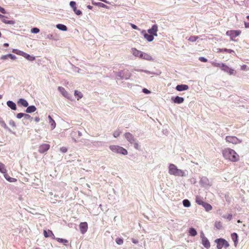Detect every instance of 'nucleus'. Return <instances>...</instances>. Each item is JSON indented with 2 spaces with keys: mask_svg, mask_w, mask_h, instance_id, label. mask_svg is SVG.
I'll list each match as a JSON object with an SVG mask.
<instances>
[{
  "mask_svg": "<svg viewBox=\"0 0 249 249\" xmlns=\"http://www.w3.org/2000/svg\"><path fill=\"white\" fill-rule=\"evenodd\" d=\"M222 154L225 159L232 162L238 161L240 159L238 154L234 150L229 148L223 150Z\"/></svg>",
  "mask_w": 249,
  "mask_h": 249,
  "instance_id": "obj_1",
  "label": "nucleus"
},
{
  "mask_svg": "<svg viewBox=\"0 0 249 249\" xmlns=\"http://www.w3.org/2000/svg\"><path fill=\"white\" fill-rule=\"evenodd\" d=\"M169 173L175 176L183 177L185 176L184 171L178 169L175 164L172 163L169 165Z\"/></svg>",
  "mask_w": 249,
  "mask_h": 249,
  "instance_id": "obj_2",
  "label": "nucleus"
},
{
  "mask_svg": "<svg viewBox=\"0 0 249 249\" xmlns=\"http://www.w3.org/2000/svg\"><path fill=\"white\" fill-rule=\"evenodd\" d=\"M0 172L4 174V177L7 181L10 182H15L17 181V180L16 178L10 177L6 173L7 170L6 169L5 165L1 162H0Z\"/></svg>",
  "mask_w": 249,
  "mask_h": 249,
  "instance_id": "obj_3",
  "label": "nucleus"
},
{
  "mask_svg": "<svg viewBox=\"0 0 249 249\" xmlns=\"http://www.w3.org/2000/svg\"><path fill=\"white\" fill-rule=\"evenodd\" d=\"M110 150L116 153L121 154L124 155L127 154V151L123 147L115 145H111L109 147Z\"/></svg>",
  "mask_w": 249,
  "mask_h": 249,
  "instance_id": "obj_4",
  "label": "nucleus"
},
{
  "mask_svg": "<svg viewBox=\"0 0 249 249\" xmlns=\"http://www.w3.org/2000/svg\"><path fill=\"white\" fill-rule=\"evenodd\" d=\"M217 244V248L218 249H222L223 247L227 248L229 246L228 242L224 239H217L215 240Z\"/></svg>",
  "mask_w": 249,
  "mask_h": 249,
  "instance_id": "obj_5",
  "label": "nucleus"
},
{
  "mask_svg": "<svg viewBox=\"0 0 249 249\" xmlns=\"http://www.w3.org/2000/svg\"><path fill=\"white\" fill-rule=\"evenodd\" d=\"M227 142L236 144L241 142V141L235 136H228L226 137Z\"/></svg>",
  "mask_w": 249,
  "mask_h": 249,
  "instance_id": "obj_6",
  "label": "nucleus"
},
{
  "mask_svg": "<svg viewBox=\"0 0 249 249\" xmlns=\"http://www.w3.org/2000/svg\"><path fill=\"white\" fill-rule=\"evenodd\" d=\"M241 33L240 30H230L226 32V35L231 36V39L233 40V38L239 36Z\"/></svg>",
  "mask_w": 249,
  "mask_h": 249,
  "instance_id": "obj_7",
  "label": "nucleus"
},
{
  "mask_svg": "<svg viewBox=\"0 0 249 249\" xmlns=\"http://www.w3.org/2000/svg\"><path fill=\"white\" fill-rule=\"evenodd\" d=\"M50 148V145L47 143H43L40 145L38 148V152L40 153H43L47 151Z\"/></svg>",
  "mask_w": 249,
  "mask_h": 249,
  "instance_id": "obj_8",
  "label": "nucleus"
},
{
  "mask_svg": "<svg viewBox=\"0 0 249 249\" xmlns=\"http://www.w3.org/2000/svg\"><path fill=\"white\" fill-rule=\"evenodd\" d=\"M201 238L202 239V244L207 249L210 247V243L208 239L204 236V234L202 233L201 234Z\"/></svg>",
  "mask_w": 249,
  "mask_h": 249,
  "instance_id": "obj_9",
  "label": "nucleus"
},
{
  "mask_svg": "<svg viewBox=\"0 0 249 249\" xmlns=\"http://www.w3.org/2000/svg\"><path fill=\"white\" fill-rule=\"evenodd\" d=\"M49 232L51 233V235L53 236V239L56 240L58 242L63 243L65 246L68 245V241L67 240L60 238H55L52 231L49 230Z\"/></svg>",
  "mask_w": 249,
  "mask_h": 249,
  "instance_id": "obj_10",
  "label": "nucleus"
},
{
  "mask_svg": "<svg viewBox=\"0 0 249 249\" xmlns=\"http://www.w3.org/2000/svg\"><path fill=\"white\" fill-rule=\"evenodd\" d=\"M125 138L131 144L136 142L134 136L129 132L125 133L124 134Z\"/></svg>",
  "mask_w": 249,
  "mask_h": 249,
  "instance_id": "obj_11",
  "label": "nucleus"
},
{
  "mask_svg": "<svg viewBox=\"0 0 249 249\" xmlns=\"http://www.w3.org/2000/svg\"><path fill=\"white\" fill-rule=\"evenodd\" d=\"M158 32V26L156 25H154L152 26L151 28L148 30V34L153 35V36H157Z\"/></svg>",
  "mask_w": 249,
  "mask_h": 249,
  "instance_id": "obj_12",
  "label": "nucleus"
},
{
  "mask_svg": "<svg viewBox=\"0 0 249 249\" xmlns=\"http://www.w3.org/2000/svg\"><path fill=\"white\" fill-rule=\"evenodd\" d=\"M88 228V224L86 222H81L79 225L80 230L82 234L85 233L87 231Z\"/></svg>",
  "mask_w": 249,
  "mask_h": 249,
  "instance_id": "obj_13",
  "label": "nucleus"
},
{
  "mask_svg": "<svg viewBox=\"0 0 249 249\" xmlns=\"http://www.w3.org/2000/svg\"><path fill=\"white\" fill-rule=\"evenodd\" d=\"M140 58L149 61L153 60L152 57L149 54L142 52Z\"/></svg>",
  "mask_w": 249,
  "mask_h": 249,
  "instance_id": "obj_14",
  "label": "nucleus"
},
{
  "mask_svg": "<svg viewBox=\"0 0 249 249\" xmlns=\"http://www.w3.org/2000/svg\"><path fill=\"white\" fill-rule=\"evenodd\" d=\"M221 70L229 73L231 75L234 73V70L226 65L225 64H224L223 67H222Z\"/></svg>",
  "mask_w": 249,
  "mask_h": 249,
  "instance_id": "obj_15",
  "label": "nucleus"
},
{
  "mask_svg": "<svg viewBox=\"0 0 249 249\" xmlns=\"http://www.w3.org/2000/svg\"><path fill=\"white\" fill-rule=\"evenodd\" d=\"M189 87L187 85H179L177 86L176 89L179 91L187 90Z\"/></svg>",
  "mask_w": 249,
  "mask_h": 249,
  "instance_id": "obj_16",
  "label": "nucleus"
},
{
  "mask_svg": "<svg viewBox=\"0 0 249 249\" xmlns=\"http://www.w3.org/2000/svg\"><path fill=\"white\" fill-rule=\"evenodd\" d=\"M58 90L62 93V94L65 97H68L69 94L65 89L62 87H59L58 88Z\"/></svg>",
  "mask_w": 249,
  "mask_h": 249,
  "instance_id": "obj_17",
  "label": "nucleus"
},
{
  "mask_svg": "<svg viewBox=\"0 0 249 249\" xmlns=\"http://www.w3.org/2000/svg\"><path fill=\"white\" fill-rule=\"evenodd\" d=\"M7 106L13 110H16V105L15 103L11 101H8L7 102Z\"/></svg>",
  "mask_w": 249,
  "mask_h": 249,
  "instance_id": "obj_18",
  "label": "nucleus"
},
{
  "mask_svg": "<svg viewBox=\"0 0 249 249\" xmlns=\"http://www.w3.org/2000/svg\"><path fill=\"white\" fill-rule=\"evenodd\" d=\"M184 99L183 97L176 96L174 99V102L177 104H181L183 102Z\"/></svg>",
  "mask_w": 249,
  "mask_h": 249,
  "instance_id": "obj_19",
  "label": "nucleus"
},
{
  "mask_svg": "<svg viewBox=\"0 0 249 249\" xmlns=\"http://www.w3.org/2000/svg\"><path fill=\"white\" fill-rule=\"evenodd\" d=\"M141 51H139L135 48L132 49V53L135 56L140 57L141 56Z\"/></svg>",
  "mask_w": 249,
  "mask_h": 249,
  "instance_id": "obj_20",
  "label": "nucleus"
},
{
  "mask_svg": "<svg viewBox=\"0 0 249 249\" xmlns=\"http://www.w3.org/2000/svg\"><path fill=\"white\" fill-rule=\"evenodd\" d=\"M215 51L218 53L221 52H227L228 53H233L235 54L233 50H231V49L217 48L216 49Z\"/></svg>",
  "mask_w": 249,
  "mask_h": 249,
  "instance_id": "obj_21",
  "label": "nucleus"
},
{
  "mask_svg": "<svg viewBox=\"0 0 249 249\" xmlns=\"http://www.w3.org/2000/svg\"><path fill=\"white\" fill-rule=\"evenodd\" d=\"M144 38L148 41L151 42L154 39V36L153 35L148 34H144Z\"/></svg>",
  "mask_w": 249,
  "mask_h": 249,
  "instance_id": "obj_22",
  "label": "nucleus"
},
{
  "mask_svg": "<svg viewBox=\"0 0 249 249\" xmlns=\"http://www.w3.org/2000/svg\"><path fill=\"white\" fill-rule=\"evenodd\" d=\"M36 110V107L34 106H31L27 108L26 112L27 113H32L35 112Z\"/></svg>",
  "mask_w": 249,
  "mask_h": 249,
  "instance_id": "obj_23",
  "label": "nucleus"
},
{
  "mask_svg": "<svg viewBox=\"0 0 249 249\" xmlns=\"http://www.w3.org/2000/svg\"><path fill=\"white\" fill-rule=\"evenodd\" d=\"M56 28L58 29L63 31H66L67 30V27L65 25L61 24H58L56 25Z\"/></svg>",
  "mask_w": 249,
  "mask_h": 249,
  "instance_id": "obj_24",
  "label": "nucleus"
},
{
  "mask_svg": "<svg viewBox=\"0 0 249 249\" xmlns=\"http://www.w3.org/2000/svg\"><path fill=\"white\" fill-rule=\"evenodd\" d=\"M231 237L232 240L234 241V245L236 246L237 243L238 235L236 233H233L231 234Z\"/></svg>",
  "mask_w": 249,
  "mask_h": 249,
  "instance_id": "obj_25",
  "label": "nucleus"
},
{
  "mask_svg": "<svg viewBox=\"0 0 249 249\" xmlns=\"http://www.w3.org/2000/svg\"><path fill=\"white\" fill-rule=\"evenodd\" d=\"M18 103L20 104L22 106L24 107H27L28 106L27 101L24 99H20Z\"/></svg>",
  "mask_w": 249,
  "mask_h": 249,
  "instance_id": "obj_26",
  "label": "nucleus"
},
{
  "mask_svg": "<svg viewBox=\"0 0 249 249\" xmlns=\"http://www.w3.org/2000/svg\"><path fill=\"white\" fill-rule=\"evenodd\" d=\"M74 95L75 96L77 97V100H79L83 97L82 93L80 91L77 90L74 91Z\"/></svg>",
  "mask_w": 249,
  "mask_h": 249,
  "instance_id": "obj_27",
  "label": "nucleus"
},
{
  "mask_svg": "<svg viewBox=\"0 0 249 249\" xmlns=\"http://www.w3.org/2000/svg\"><path fill=\"white\" fill-rule=\"evenodd\" d=\"M48 118L49 119V123L52 126V129L54 128L56 125L55 121L52 119V118L50 115L48 116Z\"/></svg>",
  "mask_w": 249,
  "mask_h": 249,
  "instance_id": "obj_28",
  "label": "nucleus"
},
{
  "mask_svg": "<svg viewBox=\"0 0 249 249\" xmlns=\"http://www.w3.org/2000/svg\"><path fill=\"white\" fill-rule=\"evenodd\" d=\"M203 206L205 209L206 211H209L212 209V206L209 203L206 202H204L203 205Z\"/></svg>",
  "mask_w": 249,
  "mask_h": 249,
  "instance_id": "obj_29",
  "label": "nucleus"
},
{
  "mask_svg": "<svg viewBox=\"0 0 249 249\" xmlns=\"http://www.w3.org/2000/svg\"><path fill=\"white\" fill-rule=\"evenodd\" d=\"M189 232L190 235L192 236H195L197 234V231L193 228L190 229Z\"/></svg>",
  "mask_w": 249,
  "mask_h": 249,
  "instance_id": "obj_30",
  "label": "nucleus"
},
{
  "mask_svg": "<svg viewBox=\"0 0 249 249\" xmlns=\"http://www.w3.org/2000/svg\"><path fill=\"white\" fill-rule=\"evenodd\" d=\"M121 133V131L119 129H117V130L114 131L113 135L115 138H117L120 135Z\"/></svg>",
  "mask_w": 249,
  "mask_h": 249,
  "instance_id": "obj_31",
  "label": "nucleus"
},
{
  "mask_svg": "<svg viewBox=\"0 0 249 249\" xmlns=\"http://www.w3.org/2000/svg\"><path fill=\"white\" fill-rule=\"evenodd\" d=\"M196 201L198 204L201 205L202 206L205 202L202 200V198L199 196H196Z\"/></svg>",
  "mask_w": 249,
  "mask_h": 249,
  "instance_id": "obj_32",
  "label": "nucleus"
},
{
  "mask_svg": "<svg viewBox=\"0 0 249 249\" xmlns=\"http://www.w3.org/2000/svg\"><path fill=\"white\" fill-rule=\"evenodd\" d=\"M212 64L213 67H219L221 69L222 67H223V65H224V63L213 62Z\"/></svg>",
  "mask_w": 249,
  "mask_h": 249,
  "instance_id": "obj_33",
  "label": "nucleus"
},
{
  "mask_svg": "<svg viewBox=\"0 0 249 249\" xmlns=\"http://www.w3.org/2000/svg\"><path fill=\"white\" fill-rule=\"evenodd\" d=\"M2 21L5 24H12V25H14L15 23V22L14 20H8L5 19V18H2Z\"/></svg>",
  "mask_w": 249,
  "mask_h": 249,
  "instance_id": "obj_34",
  "label": "nucleus"
},
{
  "mask_svg": "<svg viewBox=\"0 0 249 249\" xmlns=\"http://www.w3.org/2000/svg\"><path fill=\"white\" fill-rule=\"evenodd\" d=\"M183 204L186 207H189L191 206V203L188 199H184L183 201Z\"/></svg>",
  "mask_w": 249,
  "mask_h": 249,
  "instance_id": "obj_35",
  "label": "nucleus"
},
{
  "mask_svg": "<svg viewBox=\"0 0 249 249\" xmlns=\"http://www.w3.org/2000/svg\"><path fill=\"white\" fill-rule=\"evenodd\" d=\"M24 57L30 61H33L35 59V57L31 56L30 55H29L26 53L25 54H24Z\"/></svg>",
  "mask_w": 249,
  "mask_h": 249,
  "instance_id": "obj_36",
  "label": "nucleus"
},
{
  "mask_svg": "<svg viewBox=\"0 0 249 249\" xmlns=\"http://www.w3.org/2000/svg\"><path fill=\"white\" fill-rule=\"evenodd\" d=\"M116 242L118 245H122L124 243L123 239L121 238H117L116 239Z\"/></svg>",
  "mask_w": 249,
  "mask_h": 249,
  "instance_id": "obj_37",
  "label": "nucleus"
},
{
  "mask_svg": "<svg viewBox=\"0 0 249 249\" xmlns=\"http://www.w3.org/2000/svg\"><path fill=\"white\" fill-rule=\"evenodd\" d=\"M215 226L218 229H220L222 228V223L220 221H216L215 223Z\"/></svg>",
  "mask_w": 249,
  "mask_h": 249,
  "instance_id": "obj_38",
  "label": "nucleus"
},
{
  "mask_svg": "<svg viewBox=\"0 0 249 249\" xmlns=\"http://www.w3.org/2000/svg\"><path fill=\"white\" fill-rule=\"evenodd\" d=\"M48 232L49 233H48L47 231L46 230H44V231H43L44 236L46 238L48 237L49 236H52V238H53V236L52 235H51V233L49 232V231H48Z\"/></svg>",
  "mask_w": 249,
  "mask_h": 249,
  "instance_id": "obj_39",
  "label": "nucleus"
},
{
  "mask_svg": "<svg viewBox=\"0 0 249 249\" xmlns=\"http://www.w3.org/2000/svg\"><path fill=\"white\" fill-rule=\"evenodd\" d=\"M197 36H192L189 37L188 40L191 42H195L197 39Z\"/></svg>",
  "mask_w": 249,
  "mask_h": 249,
  "instance_id": "obj_40",
  "label": "nucleus"
},
{
  "mask_svg": "<svg viewBox=\"0 0 249 249\" xmlns=\"http://www.w3.org/2000/svg\"><path fill=\"white\" fill-rule=\"evenodd\" d=\"M75 5L76 3L75 1H71L70 3V5L73 8V11H74V8H76Z\"/></svg>",
  "mask_w": 249,
  "mask_h": 249,
  "instance_id": "obj_41",
  "label": "nucleus"
},
{
  "mask_svg": "<svg viewBox=\"0 0 249 249\" xmlns=\"http://www.w3.org/2000/svg\"><path fill=\"white\" fill-rule=\"evenodd\" d=\"M39 32V29L37 28H34L32 29L31 32L34 34L38 33Z\"/></svg>",
  "mask_w": 249,
  "mask_h": 249,
  "instance_id": "obj_42",
  "label": "nucleus"
},
{
  "mask_svg": "<svg viewBox=\"0 0 249 249\" xmlns=\"http://www.w3.org/2000/svg\"><path fill=\"white\" fill-rule=\"evenodd\" d=\"M93 4H94L95 5H99L102 7H103V8H107V6L106 5H105V4L103 3H101V2H98V3H93L92 2Z\"/></svg>",
  "mask_w": 249,
  "mask_h": 249,
  "instance_id": "obj_43",
  "label": "nucleus"
},
{
  "mask_svg": "<svg viewBox=\"0 0 249 249\" xmlns=\"http://www.w3.org/2000/svg\"><path fill=\"white\" fill-rule=\"evenodd\" d=\"M67 150V148L66 147H62L60 148V151L62 153H66Z\"/></svg>",
  "mask_w": 249,
  "mask_h": 249,
  "instance_id": "obj_44",
  "label": "nucleus"
},
{
  "mask_svg": "<svg viewBox=\"0 0 249 249\" xmlns=\"http://www.w3.org/2000/svg\"><path fill=\"white\" fill-rule=\"evenodd\" d=\"M25 115V114L24 113H18L17 115V117L18 118V119H20L22 117H24Z\"/></svg>",
  "mask_w": 249,
  "mask_h": 249,
  "instance_id": "obj_45",
  "label": "nucleus"
},
{
  "mask_svg": "<svg viewBox=\"0 0 249 249\" xmlns=\"http://www.w3.org/2000/svg\"><path fill=\"white\" fill-rule=\"evenodd\" d=\"M74 12L77 15H80L82 14V12L80 10H77L76 8H74Z\"/></svg>",
  "mask_w": 249,
  "mask_h": 249,
  "instance_id": "obj_46",
  "label": "nucleus"
},
{
  "mask_svg": "<svg viewBox=\"0 0 249 249\" xmlns=\"http://www.w3.org/2000/svg\"><path fill=\"white\" fill-rule=\"evenodd\" d=\"M17 54L22 55V56L24 57V54H25L26 53L21 51H18V53H17Z\"/></svg>",
  "mask_w": 249,
  "mask_h": 249,
  "instance_id": "obj_47",
  "label": "nucleus"
},
{
  "mask_svg": "<svg viewBox=\"0 0 249 249\" xmlns=\"http://www.w3.org/2000/svg\"><path fill=\"white\" fill-rule=\"evenodd\" d=\"M199 60L204 62H206L207 61V59L204 57H200L199 58Z\"/></svg>",
  "mask_w": 249,
  "mask_h": 249,
  "instance_id": "obj_48",
  "label": "nucleus"
},
{
  "mask_svg": "<svg viewBox=\"0 0 249 249\" xmlns=\"http://www.w3.org/2000/svg\"><path fill=\"white\" fill-rule=\"evenodd\" d=\"M8 57H9V55H8V54L4 55L1 57L0 59L2 60H5V59H8Z\"/></svg>",
  "mask_w": 249,
  "mask_h": 249,
  "instance_id": "obj_49",
  "label": "nucleus"
},
{
  "mask_svg": "<svg viewBox=\"0 0 249 249\" xmlns=\"http://www.w3.org/2000/svg\"><path fill=\"white\" fill-rule=\"evenodd\" d=\"M133 144H134V147H135L136 149H139L140 146H139V144H138L137 142H135L133 143Z\"/></svg>",
  "mask_w": 249,
  "mask_h": 249,
  "instance_id": "obj_50",
  "label": "nucleus"
},
{
  "mask_svg": "<svg viewBox=\"0 0 249 249\" xmlns=\"http://www.w3.org/2000/svg\"><path fill=\"white\" fill-rule=\"evenodd\" d=\"M142 91L145 94H149L150 93V91L149 90L145 88L142 89Z\"/></svg>",
  "mask_w": 249,
  "mask_h": 249,
  "instance_id": "obj_51",
  "label": "nucleus"
},
{
  "mask_svg": "<svg viewBox=\"0 0 249 249\" xmlns=\"http://www.w3.org/2000/svg\"><path fill=\"white\" fill-rule=\"evenodd\" d=\"M241 70H248V67L246 65H244L241 66Z\"/></svg>",
  "mask_w": 249,
  "mask_h": 249,
  "instance_id": "obj_52",
  "label": "nucleus"
},
{
  "mask_svg": "<svg viewBox=\"0 0 249 249\" xmlns=\"http://www.w3.org/2000/svg\"><path fill=\"white\" fill-rule=\"evenodd\" d=\"M130 25H131V26L132 27V28L133 29H135V30H138L139 29L138 27L136 25H135V24L131 23Z\"/></svg>",
  "mask_w": 249,
  "mask_h": 249,
  "instance_id": "obj_53",
  "label": "nucleus"
},
{
  "mask_svg": "<svg viewBox=\"0 0 249 249\" xmlns=\"http://www.w3.org/2000/svg\"><path fill=\"white\" fill-rule=\"evenodd\" d=\"M0 12L2 14H5L6 11L4 8L0 6Z\"/></svg>",
  "mask_w": 249,
  "mask_h": 249,
  "instance_id": "obj_54",
  "label": "nucleus"
},
{
  "mask_svg": "<svg viewBox=\"0 0 249 249\" xmlns=\"http://www.w3.org/2000/svg\"><path fill=\"white\" fill-rule=\"evenodd\" d=\"M8 55H9V57H10L12 59H15L16 58L15 55L12 54H9Z\"/></svg>",
  "mask_w": 249,
  "mask_h": 249,
  "instance_id": "obj_55",
  "label": "nucleus"
},
{
  "mask_svg": "<svg viewBox=\"0 0 249 249\" xmlns=\"http://www.w3.org/2000/svg\"><path fill=\"white\" fill-rule=\"evenodd\" d=\"M245 26L246 28H249V23L245 22Z\"/></svg>",
  "mask_w": 249,
  "mask_h": 249,
  "instance_id": "obj_56",
  "label": "nucleus"
},
{
  "mask_svg": "<svg viewBox=\"0 0 249 249\" xmlns=\"http://www.w3.org/2000/svg\"><path fill=\"white\" fill-rule=\"evenodd\" d=\"M24 117L26 118V119H30L31 118V116L28 115V114H25V115H24Z\"/></svg>",
  "mask_w": 249,
  "mask_h": 249,
  "instance_id": "obj_57",
  "label": "nucleus"
},
{
  "mask_svg": "<svg viewBox=\"0 0 249 249\" xmlns=\"http://www.w3.org/2000/svg\"><path fill=\"white\" fill-rule=\"evenodd\" d=\"M227 218L228 219H229L230 220L232 218V215L231 214H229L228 217H227Z\"/></svg>",
  "mask_w": 249,
  "mask_h": 249,
  "instance_id": "obj_58",
  "label": "nucleus"
},
{
  "mask_svg": "<svg viewBox=\"0 0 249 249\" xmlns=\"http://www.w3.org/2000/svg\"><path fill=\"white\" fill-rule=\"evenodd\" d=\"M18 50L14 49V50H13V53H18Z\"/></svg>",
  "mask_w": 249,
  "mask_h": 249,
  "instance_id": "obj_59",
  "label": "nucleus"
},
{
  "mask_svg": "<svg viewBox=\"0 0 249 249\" xmlns=\"http://www.w3.org/2000/svg\"><path fill=\"white\" fill-rule=\"evenodd\" d=\"M4 46L5 47H8L9 46V44L7 43H5L3 44Z\"/></svg>",
  "mask_w": 249,
  "mask_h": 249,
  "instance_id": "obj_60",
  "label": "nucleus"
},
{
  "mask_svg": "<svg viewBox=\"0 0 249 249\" xmlns=\"http://www.w3.org/2000/svg\"><path fill=\"white\" fill-rule=\"evenodd\" d=\"M87 8L89 9H91L92 8V7L90 5H88Z\"/></svg>",
  "mask_w": 249,
  "mask_h": 249,
  "instance_id": "obj_61",
  "label": "nucleus"
},
{
  "mask_svg": "<svg viewBox=\"0 0 249 249\" xmlns=\"http://www.w3.org/2000/svg\"><path fill=\"white\" fill-rule=\"evenodd\" d=\"M35 120L36 121V122H38L39 121V119L38 118H36L35 119Z\"/></svg>",
  "mask_w": 249,
  "mask_h": 249,
  "instance_id": "obj_62",
  "label": "nucleus"
},
{
  "mask_svg": "<svg viewBox=\"0 0 249 249\" xmlns=\"http://www.w3.org/2000/svg\"><path fill=\"white\" fill-rule=\"evenodd\" d=\"M133 242L135 244H136V243H137L138 242H137V241L133 240Z\"/></svg>",
  "mask_w": 249,
  "mask_h": 249,
  "instance_id": "obj_63",
  "label": "nucleus"
},
{
  "mask_svg": "<svg viewBox=\"0 0 249 249\" xmlns=\"http://www.w3.org/2000/svg\"><path fill=\"white\" fill-rule=\"evenodd\" d=\"M4 17V16H3V15H2L0 14V18H3Z\"/></svg>",
  "mask_w": 249,
  "mask_h": 249,
  "instance_id": "obj_64",
  "label": "nucleus"
}]
</instances>
